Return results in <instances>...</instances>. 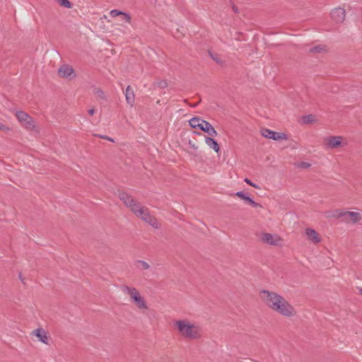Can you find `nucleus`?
<instances>
[{"mask_svg":"<svg viewBox=\"0 0 362 362\" xmlns=\"http://www.w3.org/2000/svg\"><path fill=\"white\" fill-rule=\"evenodd\" d=\"M325 50V46L319 45L317 46H315L310 49V52L311 53H321L323 51Z\"/></svg>","mask_w":362,"mask_h":362,"instance_id":"obj_19","label":"nucleus"},{"mask_svg":"<svg viewBox=\"0 0 362 362\" xmlns=\"http://www.w3.org/2000/svg\"><path fill=\"white\" fill-rule=\"evenodd\" d=\"M167 86L166 81H160V88H165Z\"/></svg>","mask_w":362,"mask_h":362,"instance_id":"obj_29","label":"nucleus"},{"mask_svg":"<svg viewBox=\"0 0 362 362\" xmlns=\"http://www.w3.org/2000/svg\"><path fill=\"white\" fill-rule=\"evenodd\" d=\"M136 266L137 267V268L141 269H148L149 268V264L147 262L142 260H137L136 262Z\"/></svg>","mask_w":362,"mask_h":362,"instance_id":"obj_20","label":"nucleus"},{"mask_svg":"<svg viewBox=\"0 0 362 362\" xmlns=\"http://www.w3.org/2000/svg\"><path fill=\"white\" fill-rule=\"evenodd\" d=\"M58 74L63 78H74L76 76L74 69L67 64L61 66L58 69Z\"/></svg>","mask_w":362,"mask_h":362,"instance_id":"obj_11","label":"nucleus"},{"mask_svg":"<svg viewBox=\"0 0 362 362\" xmlns=\"http://www.w3.org/2000/svg\"><path fill=\"white\" fill-rule=\"evenodd\" d=\"M121 19H122V21H123L127 23H131V22H132V18H131L130 15L125 12H122Z\"/></svg>","mask_w":362,"mask_h":362,"instance_id":"obj_22","label":"nucleus"},{"mask_svg":"<svg viewBox=\"0 0 362 362\" xmlns=\"http://www.w3.org/2000/svg\"><path fill=\"white\" fill-rule=\"evenodd\" d=\"M247 184L250 185V186L255 187V188H257V189H259V187L255 183H253L250 180H249L248 178H245V180H244Z\"/></svg>","mask_w":362,"mask_h":362,"instance_id":"obj_26","label":"nucleus"},{"mask_svg":"<svg viewBox=\"0 0 362 362\" xmlns=\"http://www.w3.org/2000/svg\"><path fill=\"white\" fill-rule=\"evenodd\" d=\"M98 136L100 137V138H103V139H107L108 141H113V139L112 138L107 136L99 135Z\"/></svg>","mask_w":362,"mask_h":362,"instance_id":"obj_30","label":"nucleus"},{"mask_svg":"<svg viewBox=\"0 0 362 362\" xmlns=\"http://www.w3.org/2000/svg\"><path fill=\"white\" fill-rule=\"evenodd\" d=\"M58 4L63 7L70 8H71V3L69 0H57Z\"/></svg>","mask_w":362,"mask_h":362,"instance_id":"obj_21","label":"nucleus"},{"mask_svg":"<svg viewBox=\"0 0 362 362\" xmlns=\"http://www.w3.org/2000/svg\"><path fill=\"white\" fill-rule=\"evenodd\" d=\"M191 107H197V103L194 104V103H192V105H189Z\"/></svg>","mask_w":362,"mask_h":362,"instance_id":"obj_34","label":"nucleus"},{"mask_svg":"<svg viewBox=\"0 0 362 362\" xmlns=\"http://www.w3.org/2000/svg\"><path fill=\"white\" fill-rule=\"evenodd\" d=\"M209 54L211 57L217 63V64H221L222 60L217 56V54H214L212 52H209Z\"/></svg>","mask_w":362,"mask_h":362,"instance_id":"obj_24","label":"nucleus"},{"mask_svg":"<svg viewBox=\"0 0 362 362\" xmlns=\"http://www.w3.org/2000/svg\"><path fill=\"white\" fill-rule=\"evenodd\" d=\"M261 240L263 243L271 245H276L278 244L279 238L276 235L264 233L262 234Z\"/></svg>","mask_w":362,"mask_h":362,"instance_id":"obj_13","label":"nucleus"},{"mask_svg":"<svg viewBox=\"0 0 362 362\" xmlns=\"http://www.w3.org/2000/svg\"><path fill=\"white\" fill-rule=\"evenodd\" d=\"M136 216L142 219L146 223H148L153 228H158V224L157 219L151 215L150 211L147 207L144 206L141 208V209L136 214Z\"/></svg>","mask_w":362,"mask_h":362,"instance_id":"obj_6","label":"nucleus"},{"mask_svg":"<svg viewBox=\"0 0 362 362\" xmlns=\"http://www.w3.org/2000/svg\"><path fill=\"white\" fill-rule=\"evenodd\" d=\"M359 293H360V294H361V295H362V288H360V290H359Z\"/></svg>","mask_w":362,"mask_h":362,"instance_id":"obj_36","label":"nucleus"},{"mask_svg":"<svg viewBox=\"0 0 362 362\" xmlns=\"http://www.w3.org/2000/svg\"><path fill=\"white\" fill-rule=\"evenodd\" d=\"M16 116L18 121L21 122L26 129H33L35 127L34 121L33 118L23 111H18Z\"/></svg>","mask_w":362,"mask_h":362,"instance_id":"obj_7","label":"nucleus"},{"mask_svg":"<svg viewBox=\"0 0 362 362\" xmlns=\"http://www.w3.org/2000/svg\"><path fill=\"white\" fill-rule=\"evenodd\" d=\"M8 128L4 124L0 123V130H8Z\"/></svg>","mask_w":362,"mask_h":362,"instance_id":"obj_31","label":"nucleus"},{"mask_svg":"<svg viewBox=\"0 0 362 362\" xmlns=\"http://www.w3.org/2000/svg\"><path fill=\"white\" fill-rule=\"evenodd\" d=\"M97 94H98V97H100V98H103V99L105 98V94L103 90H98L97 91Z\"/></svg>","mask_w":362,"mask_h":362,"instance_id":"obj_28","label":"nucleus"},{"mask_svg":"<svg viewBox=\"0 0 362 362\" xmlns=\"http://www.w3.org/2000/svg\"><path fill=\"white\" fill-rule=\"evenodd\" d=\"M310 166V164L307 162H301L299 164V167H300L302 168H308Z\"/></svg>","mask_w":362,"mask_h":362,"instance_id":"obj_27","label":"nucleus"},{"mask_svg":"<svg viewBox=\"0 0 362 362\" xmlns=\"http://www.w3.org/2000/svg\"><path fill=\"white\" fill-rule=\"evenodd\" d=\"M35 332V335L39 338L40 341L47 344L48 337L47 336L46 332L42 329H37L34 331Z\"/></svg>","mask_w":362,"mask_h":362,"instance_id":"obj_18","label":"nucleus"},{"mask_svg":"<svg viewBox=\"0 0 362 362\" xmlns=\"http://www.w3.org/2000/svg\"><path fill=\"white\" fill-rule=\"evenodd\" d=\"M235 195L238 197L239 198L243 199L245 202H247L248 204L251 205L252 206L257 208V207H261V204L259 203L255 202L252 199L247 196L243 192L239 191L235 193Z\"/></svg>","mask_w":362,"mask_h":362,"instance_id":"obj_15","label":"nucleus"},{"mask_svg":"<svg viewBox=\"0 0 362 362\" xmlns=\"http://www.w3.org/2000/svg\"><path fill=\"white\" fill-rule=\"evenodd\" d=\"M94 113H95V109H94V108H91V109H90V110H88V114H89L90 115H94Z\"/></svg>","mask_w":362,"mask_h":362,"instance_id":"obj_32","label":"nucleus"},{"mask_svg":"<svg viewBox=\"0 0 362 362\" xmlns=\"http://www.w3.org/2000/svg\"><path fill=\"white\" fill-rule=\"evenodd\" d=\"M189 125L192 128H199L202 131L207 133L211 136L217 135V132L214 127L207 121L202 119L199 117H193L189 121Z\"/></svg>","mask_w":362,"mask_h":362,"instance_id":"obj_4","label":"nucleus"},{"mask_svg":"<svg viewBox=\"0 0 362 362\" xmlns=\"http://www.w3.org/2000/svg\"><path fill=\"white\" fill-rule=\"evenodd\" d=\"M175 325L179 333L185 338L197 339L202 337L201 329L187 320H177Z\"/></svg>","mask_w":362,"mask_h":362,"instance_id":"obj_2","label":"nucleus"},{"mask_svg":"<svg viewBox=\"0 0 362 362\" xmlns=\"http://www.w3.org/2000/svg\"><path fill=\"white\" fill-rule=\"evenodd\" d=\"M339 217L343 218L344 221H352L353 223H357L361 219V216L358 212L344 211L339 214Z\"/></svg>","mask_w":362,"mask_h":362,"instance_id":"obj_12","label":"nucleus"},{"mask_svg":"<svg viewBox=\"0 0 362 362\" xmlns=\"http://www.w3.org/2000/svg\"><path fill=\"white\" fill-rule=\"evenodd\" d=\"M122 12V11H120L119 10L113 9V10L110 11V15L111 17L115 18V17L121 16Z\"/></svg>","mask_w":362,"mask_h":362,"instance_id":"obj_23","label":"nucleus"},{"mask_svg":"<svg viewBox=\"0 0 362 362\" xmlns=\"http://www.w3.org/2000/svg\"><path fill=\"white\" fill-rule=\"evenodd\" d=\"M233 10L234 11L235 13H238V8L235 6H233Z\"/></svg>","mask_w":362,"mask_h":362,"instance_id":"obj_33","label":"nucleus"},{"mask_svg":"<svg viewBox=\"0 0 362 362\" xmlns=\"http://www.w3.org/2000/svg\"><path fill=\"white\" fill-rule=\"evenodd\" d=\"M261 298L268 307L278 313L288 317L295 315L293 307L284 298L276 293L263 290L261 291Z\"/></svg>","mask_w":362,"mask_h":362,"instance_id":"obj_1","label":"nucleus"},{"mask_svg":"<svg viewBox=\"0 0 362 362\" xmlns=\"http://www.w3.org/2000/svg\"><path fill=\"white\" fill-rule=\"evenodd\" d=\"M205 143L207 144V146L214 150L216 153H218L220 151V147L218 144V142L214 140V139L211 137H206L205 138Z\"/></svg>","mask_w":362,"mask_h":362,"instance_id":"obj_17","label":"nucleus"},{"mask_svg":"<svg viewBox=\"0 0 362 362\" xmlns=\"http://www.w3.org/2000/svg\"><path fill=\"white\" fill-rule=\"evenodd\" d=\"M119 197L121 201L124 202L125 206L129 208L135 215L137 212H139V211L141 209V208L144 206L126 192H123L119 193Z\"/></svg>","mask_w":362,"mask_h":362,"instance_id":"obj_5","label":"nucleus"},{"mask_svg":"<svg viewBox=\"0 0 362 362\" xmlns=\"http://www.w3.org/2000/svg\"><path fill=\"white\" fill-rule=\"evenodd\" d=\"M262 135L265 138L272 139L275 141H279L282 139H287L286 134L284 133L276 132L269 129H262Z\"/></svg>","mask_w":362,"mask_h":362,"instance_id":"obj_8","label":"nucleus"},{"mask_svg":"<svg viewBox=\"0 0 362 362\" xmlns=\"http://www.w3.org/2000/svg\"><path fill=\"white\" fill-rule=\"evenodd\" d=\"M305 234L308 239L313 243H319L321 241V238L317 231L314 229L307 228L305 230Z\"/></svg>","mask_w":362,"mask_h":362,"instance_id":"obj_16","label":"nucleus"},{"mask_svg":"<svg viewBox=\"0 0 362 362\" xmlns=\"http://www.w3.org/2000/svg\"><path fill=\"white\" fill-rule=\"evenodd\" d=\"M312 117H313V116L311 115H308L304 116L303 117V122L305 123V124H308V123H310V122H313Z\"/></svg>","mask_w":362,"mask_h":362,"instance_id":"obj_25","label":"nucleus"},{"mask_svg":"<svg viewBox=\"0 0 362 362\" xmlns=\"http://www.w3.org/2000/svg\"><path fill=\"white\" fill-rule=\"evenodd\" d=\"M343 138L340 136H329L325 139V145L329 148H337L341 145Z\"/></svg>","mask_w":362,"mask_h":362,"instance_id":"obj_9","label":"nucleus"},{"mask_svg":"<svg viewBox=\"0 0 362 362\" xmlns=\"http://www.w3.org/2000/svg\"><path fill=\"white\" fill-rule=\"evenodd\" d=\"M125 100L127 103L133 107L135 102V95L133 89L130 86H128L124 91Z\"/></svg>","mask_w":362,"mask_h":362,"instance_id":"obj_14","label":"nucleus"},{"mask_svg":"<svg viewBox=\"0 0 362 362\" xmlns=\"http://www.w3.org/2000/svg\"><path fill=\"white\" fill-rule=\"evenodd\" d=\"M19 277H20L21 280L23 281V276H21V274H19Z\"/></svg>","mask_w":362,"mask_h":362,"instance_id":"obj_35","label":"nucleus"},{"mask_svg":"<svg viewBox=\"0 0 362 362\" xmlns=\"http://www.w3.org/2000/svg\"><path fill=\"white\" fill-rule=\"evenodd\" d=\"M330 16L336 23H342L345 20L346 11L341 7L336 8L331 11Z\"/></svg>","mask_w":362,"mask_h":362,"instance_id":"obj_10","label":"nucleus"},{"mask_svg":"<svg viewBox=\"0 0 362 362\" xmlns=\"http://www.w3.org/2000/svg\"><path fill=\"white\" fill-rule=\"evenodd\" d=\"M123 293L127 294L136 307L141 310L147 309V305L144 298L140 295L139 291L134 287H130L127 285L121 286Z\"/></svg>","mask_w":362,"mask_h":362,"instance_id":"obj_3","label":"nucleus"}]
</instances>
